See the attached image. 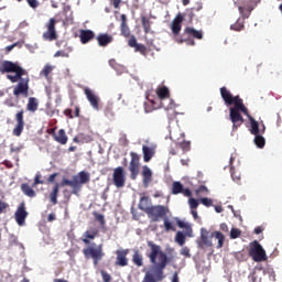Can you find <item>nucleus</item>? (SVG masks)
Listing matches in <instances>:
<instances>
[{"label": "nucleus", "mask_w": 282, "mask_h": 282, "mask_svg": "<svg viewBox=\"0 0 282 282\" xmlns=\"http://www.w3.org/2000/svg\"><path fill=\"white\" fill-rule=\"evenodd\" d=\"M64 116H66L67 118H69L70 120L74 119V115L72 113V109L69 108H66L64 111H63Z\"/></svg>", "instance_id": "55"}, {"label": "nucleus", "mask_w": 282, "mask_h": 282, "mask_svg": "<svg viewBox=\"0 0 282 282\" xmlns=\"http://www.w3.org/2000/svg\"><path fill=\"white\" fill-rule=\"evenodd\" d=\"M150 247V253L147 257L150 259L151 263L154 264L151 271H147L142 282H161L164 281V270L169 265V256L162 251L160 245H155L153 241H148Z\"/></svg>", "instance_id": "3"}, {"label": "nucleus", "mask_w": 282, "mask_h": 282, "mask_svg": "<svg viewBox=\"0 0 282 282\" xmlns=\"http://www.w3.org/2000/svg\"><path fill=\"white\" fill-rule=\"evenodd\" d=\"M29 3L30 8H33V10H36L39 8V0H26Z\"/></svg>", "instance_id": "53"}, {"label": "nucleus", "mask_w": 282, "mask_h": 282, "mask_svg": "<svg viewBox=\"0 0 282 282\" xmlns=\"http://www.w3.org/2000/svg\"><path fill=\"white\" fill-rule=\"evenodd\" d=\"M176 147H178L183 153H188V151H191V141H182V142H177Z\"/></svg>", "instance_id": "36"}, {"label": "nucleus", "mask_w": 282, "mask_h": 282, "mask_svg": "<svg viewBox=\"0 0 282 282\" xmlns=\"http://www.w3.org/2000/svg\"><path fill=\"white\" fill-rule=\"evenodd\" d=\"M84 93L88 102H90V107H93L95 111H98L100 109V97H98V95H96L95 91L89 88H85Z\"/></svg>", "instance_id": "14"}, {"label": "nucleus", "mask_w": 282, "mask_h": 282, "mask_svg": "<svg viewBox=\"0 0 282 282\" xmlns=\"http://www.w3.org/2000/svg\"><path fill=\"white\" fill-rule=\"evenodd\" d=\"M249 257H251V259L256 261V263H261V261H268L265 249H263L261 243H259V241L257 240L250 243Z\"/></svg>", "instance_id": "8"}, {"label": "nucleus", "mask_w": 282, "mask_h": 282, "mask_svg": "<svg viewBox=\"0 0 282 282\" xmlns=\"http://www.w3.org/2000/svg\"><path fill=\"white\" fill-rule=\"evenodd\" d=\"M116 254L117 258L115 265H118L119 268H127V265H129V258H127V254H129V249L117 250Z\"/></svg>", "instance_id": "15"}, {"label": "nucleus", "mask_w": 282, "mask_h": 282, "mask_svg": "<svg viewBox=\"0 0 282 282\" xmlns=\"http://www.w3.org/2000/svg\"><path fill=\"white\" fill-rule=\"evenodd\" d=\"M112 6L116 10H118V8H120V3H122V0H111Z\"/></svg>", "instance_id": "58"}, {"label": "nucleus", "mask_w": 282, "mask_h": 282, "mask_svg": "<svg viewBox=\"0 0 282 282\" xmlns=\"http://www.w3.org/2000/svg\"><path fill=\"white\" fill-rule=\"evenodd\" d=\"M241 237V230L232 228L230 231V239H239Z\"/></svg>", "instance_id": "40"}, {"label": "nucleus", "mask_w": 282, "mask_h": 282, "mask_svg": "<svg viewBox=\"0 0 282 282\" xmlns=\"http://www.w3.org/2000/svg\"><path fill=\"white\" fill-rule=\"evenodd\" d=\"M61 188V184L56 183L53 187V191L50 194V199L53 206H56L58 204V191Z\"/></svg>", "instance_id": "27"}, {"label": "nucleus", "mask_w": 282, "mask_h": 282, "mask_svg": "<svg viewBox=\"0 0 282 282\" xmlns=\"http://www.w3.org/2000/svg\"><path fill=\"white\" fill-rule=\"evenodd\" d=\"M156 96L160 100H165V98H171V91H169L166 86H161L156 88Z\"/></svg>", "instance_id": "26"}, {"label": "nucleus", "mask_w": 282, "mask_h": 282, "mask_svg": "<svg viewBox=\"0 0 282 282\" xmlns=\"http://www.w3.org/2000/svg\"><path fill=\"white\" fill-rule=\"evenodd\" d=\"M56 19L51 18L48 22L45 24L46 31L43 33L42 37L44 41H57L58 33L56 32Z\"/></svg>", "instance_id": "9"}, {"label": "nucleus", "mask_w": 282, "mask_h": 282, "mask_svg": "<svg viewBox=\"0 0 282 282\" xmlns=\"http://www.w3.org/2000/svg\"><path fill=\"white\" fill-rule=\"evenodd\" d=\"M83 254L85 259H91L95 267H98V263L105 259V250L102 245L96 246V242H93L90 246L83 249Z\"/></svg>", "instance_id": "6"}, {"label": "nucleus", "mask_w": 282, "mask_h": 282, "mask_svg": "<svg viewBox=\"0 0 282 282\" xmlns=\"http://www.w3.org/2000/svg\"><path fill=\"white\" fill-rule=\"evenodd\" d=\"M55 142H58V144H67V133H65L64 129H59L56 134H54Z\"/></svg>", "instance_id": "24"}, {"label": "nucleus", "mask_w": 282, "mask_h": 282, "mask_svg": "<svg viewBox=\"0 0 282 282\" xmlns=\"http://www.w3.org/2000/svg\"><path fill=\"white\" fill-rule=\"evenodd\" d=\"M253 142L258 147V149H263V147H265V138H263L261 133L254 134Z\"/></svg>", "instance_id": "34"}, {"label": "nucleus", "mask_w": 282, "mask_h": 282, "mask_svg": "<svg viewBox=\"0 0 282 282\" xmlns=\"http://www.w3.org/2000/svg\"><path fill=\"white\" fill-rule=\"evenodd\" d=\"M218 240L217 248H224V241H226V236L221 231H214L210 234L206 228L200 229V237L197 240V246L200 250H206V248H213V238Z\"/></svg>", "instance_id": "5"}, {"label": "nucleus", "mask_w": 282, "mask_h": 282, "mask_svg": "<svg viewBox=\"0 0 282 282\" xmlns=\"http://www.w3.org/2000/svg\"><path fill=\"white\" fill-rule=\"evenodd\" d=\"M99 234H100V230H98V228L90 227L83 235L84 237L82 238L83 243H85L86 246H89V243H91V241H94V239H96V237H98Z\"/></svg>", "instance_id": "17"}, {"label": "nucleus", "mask_w": 282, "mask_h": 282, "mask_svg": "<svg viewBox=\"0 0 282 282\" xmlns=\"http://www.w3.org/2000/svg\"><path fill=\"white\" fill-rule=\"evenodd\" d=\"M141 23H142L144 34H153V31H151V25L153 24V22H151L149 18L142 17Z\"/></svg>", "instance_id": "28"}, {"label": "nucleus", "mask_w": 282, "mask_h": 282, "mask_svg": "<svg viewBox=\"0 0 282 282\" xmlns=\"http://www.w3.org/2000/svg\"><path fill=\"white\" fill-rule=\"evenodd\" d=\"M10 208V205L3 200H0V215H3V213H7V210Z\"/></svg>", "instance_id": "43"}, {"label": "nucleus", "mask_w": 282, "mask_h": 282, "mask_svg": "<svg viewBox=\"0 0 282 282\" xmlns=\"http://www.w3.org/2000/svg\"><path fill=\"white\" fill-rule=\"evenodd\" d=\"M95 36H96V34L91 30H80L79 31V39H80V43H83V45H87V43H89V41H94Z\"/></svg>", "instance_id": "20"}, {"label": "nucleus", "mask_w": 282, "mask_h": 282, "mask_svg": "<svg viewBox=\"0 0 282 282\" xmlns=\"http://www.w3.org/2000/svg\"><path fill=\"white\" fill-rule=\"evenodd\" d=\"M39 184H45V181L41 180V174L37 173L34 177V182L32 184V188L39 186Z\"/></svg>", "instance_id": "41"}, {"label": "nucleus", "mask_w": 282, "mask_h": 282, "mask_svg": "<svg viewBox=\"0 0 282 282\" xmlns=\"http://www.w3.org/2000/svg\"><path fill=\"white\" fill-rule=\"evenodd\" d=\"M163 221H164V228H165V232H171L172 231H175V227L173 226V224L171 223V220H169V217H164L163 218Z\"/></svg>", "instance_id": "38"}, {"label": "nucleus", "mask_w": 282, "mask_h": 282, "mask_svg": "<svg viewBox=\"0 0 282 282\" xmlns=\"http://www.w3.org/2000/svg\"><path fill=\"white\" fill-rule=\"evenodd\" d=\"M181 254L183 257L191 258V249H188V247H183L182 250H181Z\"/></svg>", "instance_id": "52"}, {"label": "nucleus", "mask_w": 282, "mask_h": 282, "mask_svg": "<svg viewBox=\"0 0 282 282\" xmlns=\"http://www.w3.org/2000/svg\"><path fill=\"white\" fill-rule=\"evenodd\" d=\"M176 225L178 226V228H185L187 237H193V227H191V225L180 219L176 220Z\"/></svg>", "instance_id": "30"}, {"label": "nucleus", "mask_w": 282, "mask_h": 282, "mask_svg": "<svg viewBox=\"0 0 282 282\" xmlns=\"http://www.w3.org/2000/svg\"><path fill=\"white\" fill-rule=\"evenodd\" d=\"M188 204L192 210H197V206H199V202L195 198H189Z\"/></svg>", "instance_id": "42"}, {"label": "nucleus", "mask_w": 282, "mask_h": 282, "mask_svg": "<svg viewBox=\"0 0 282 282\" xmlns=\"http://www.w3.org/2000/svg\"><path fill=\"white\" fill-rule=\"evenodd\" d=\"M96 41L99 47H107V45H111V43H113V35L108 33H100L97 35Z\"/></svg>", "instance_id": "18"}, {"label": "nucleus", "mask_w": 282, "mask_h": 282, "mask_svg": "<svg viewBox=\"0 0 282 282\" xmlns=\"http://www.w3.org/2000/svg\"><path fill=\"white\" fill-rule=\"evenodd\" d=\"M135 52H140L142 54V56H147V54H148L147 46H144V44H139L135 47Z\"/></svg>", "instance_id": "44"}, {"label": "nucleus", "mask_w": 282, "mask_h": 282, "mask_svg": "<svg viewBox=\"0 0 282 282\" xmlns=\"http://www.w3.org/2000/svg\"><path fill=\"white\" fill-rule=\"evenodd\" d=\"M112 182L117 188H124L127 177L124 176V169H122V166H118L113 170Z\"/></svg>", "instance_id": "12"}, {"label": "nucleus", "mask_w": 282, "mask_h": 282, "mask_svg": "<svg viewBox=\"0 0 282 282\" xmlns=\"http://www.w3.org/2000/svg\"><path fill=\"white\" fill-rule=\"evenodd\" d=\"M21 191L24 193V195H26V197H36V192L33 191L32 186H30L28 183H23L21 185Z\"/></svg>", "instance_id": "29"}, {"label": "nucleus", "mask_w": 282, "mask_h": 282, "mask_svg": "<svg viewBox=\"0 0 282 282\" xmlns=\"http://www.w3.org/2000/svg\"><path fill=\"white\" fill-rule=\"evenodd\" d=\"M200 204H203V206H206L207 208H210V206H213V199L204 197L200 199Z\"/></svg>", "instance_id": "46"}, {"label": "nucleus", "mask_w": 282, "mask_h": 282, "mask_svg": "<svg viewBox=\"0 0 282 282\" xmlns=\"http://www.w3.org/2000/svg\"><path fill=\"white\" fill-rule=\"evenodd\" d=\"M129 47H134V50L138 47V40H135V36H131L128 41Z\"/></svg>", "instance_id": "50"}, {"label": "nucleus", "mask_w": 282, "mask_h": 282, "mask_svg": "<svg viewBox=\"0 0 282 282\" xmlns=\"http://www.w3.org/2000/svg\"><path fill=\"white\" fill-rule=\"evenodd\" d=\"M89 173L82 171L77 175H74L72 181L63 178L59 186H70L74 188V191H76V188H80L83 184H89Z\"/></svg>", "instance_id": "7"}, {"label": "nucleus", "mask_w": 282, "mask_h": 282, "mask_svg": "<svg viewBox=\"0 0 282 282\" xmlns=\"http://www.w3.org/2000/svg\"><path fill=\"white\" fill-rule=\"evenodd\" d=\"M54 56H55V58H57L58 56L65 57V56H67V53H65L64 51H57Z\"/></svg>", "instance_id": "59"}, {"label": "nucleus", "mask_w": 282, "mask_h": 282, "mask_svg": "<svg viewBox=\"0 0 282 282\" xmlns=\"http://www.w3.org/2000/svg\"><path fill=\"white\" fill-rule=\"evenodd\" d=\"M220 96L229 108V120L232 122V131H237L241 124H243L245 119L243 116H247L251 128L250 133L251 135H257L261 133L259 129V121H256L253 117H251L250 112L248 111V107H246V104H243V99L239 95L232 96V93L228 90L226 86L220 88ZM234 105V107H232ZM243 113V116L241 115Z\"/></svg>", "instance_id": "1"}, {"label": "nucleus", "mask_w": 282, "mask_h": 282, "mask_svg": "<svg viewBox=\"0 0 282 282\" xmlns=\"http://www.w3.org/2000/svg\"><path fill=\"white\" fill-rule=\"evenodd\" d=\"M26 111L36 113V111H39V99L35 97H30L26 104Z\"/></svg>", "instance_id": "23"}, {"label": "nucleus", "mask_w": 282, "mask_h": 282, "mask_svg": "<svg viewBox=\"0 0 282 282\" xmlns=\"http://www.w3.org/2000/svg\"><path fill=\"white\" fill-rule=\"evenodd\" d=\"M182 195H184L185 197H192L193 196V192H191V189L188 188H184L183 187V192H181Z\"/></svg>", "instance_id": "56"}, {"label": "nucleus", "mask_w": 282, "mask_h": 282, "mask_svg": "<svg viewBox=\"0 0 282 282\" xmlns=\"http://www.w3.org/2000/svg\"><path fill=\"white\" fill-rule=\"evenodd\" d=\"M238 10L240 14L243 17V19H248L252 10H254V7L252 6L239 7Z\"/></svg>", "instance_id": "33"}, {"label": "nucleus", "mask_w": 282, "mask_h": 282, "mask_svg": "<svg viewBox=\"0 0 282 282\" xmlns=\"http://www.w3.org/2000/svg\"><path fill=\"white\" fill-rule=\"evenodd\" d=\"M148 204L149 197L142 196L139 202V208L148 215L151 221H160V219H164L169 215V207L164 205L148 206Z\"/></svg>", "instance_id": "4"}, {"label": "nucleus", "mask_w": 282, "mask_h": 282, "mask_svg": "<svg viewBox=\"0 0 282 282\" xmlns=\"http://www.w3.org/2000/svg\"><path fill=\"white\" fill-rule=\"evenodd\" d=\"M100 274L104 282H111V274L107 273V271L101 270Z\"/></svg>", "instance_id": "48"}, {"label": "nucleus", "mask_w": 282, "mask_h": 282, "mask_svg": "<svg viewBox=\"0 0 282 282\" xmlns=\"http://www.w3.org/2000/svg\"><path fill=\"white\" fill-rule=\"evenodd\" d=\"M94 217L96 221H99L100 226H105V216L102 214L95 213Z\"/></svg>", "instance_id": "45"}, {"label": "nucleus", "mask_w": 282, "mask_h": 282, "mask_svg": "<svg viewBox=\"0 0 282 282\" xmlns=\"http://www.w3.org/2000/svg\"><path fill=\"white\" fill-rule=\"evenodd\" d=\"M185 34H188V36H193L194 39H198V41H202V39H204V32L197 31L191 26L185 28Z\"/></svg>", "instance_id": "25"}, {"label": "nucleus", "mask_w": 282, "mask_h": 282, "mask_svg": "<svg viewBox=\"0 0 282 282\" xmlns=\"http://www.w3.org/2000/svg\"><path fill=\"white\" fill-rule=\"evenodd\" d=\"M56 177H58V173L51 174L47 178L48 184H54Z\"/></svg>", "instance_id": "54"}, {"label": "nucleus", "mask_w": 282, "mask_h": 282, "mask_svg": "<svg viewBox=\"0 0 282 282\" xmlns=\"http://www.w3.org/2000/svg\"><path fill=\"white\" fill-rule=\"evenodd\" d=\"M188 162H191L189 159H181L182 166H188Z\"/></svg>", "instance_id": "61"}, {"label": "nucleus", "mask_w": 282, "mask_h": 282, "mask_svg": "<svg viewBox=\"0 0 282 282\" xmlns=\"http://www.w3.org/2000/svg\"><path fill=\"white\" fill-rule=\"evenodd\" d=\"M143 162H151L155 155V148L142 145Z\"/></svg>", "instance_id": "21"}, {"label": "nucleus", "mask_w": 282, "mask_h": 282, "mask_svg": "<svg viewBox=\"0 0 282 282\" xmlns=\"http://www.w3.org/2000/svg\"><path fill=\"white\" fill-rule=\"evenodd\" d=\"M14 215L18 226H25V219H28V210H25V203H21L19 205Z\"/></svg>", "instance_id": "16"}, {"label": "nucleus", "mask_w": 282, "mask_h": 282, "mask_svg": "<svg viewBox=\"0 0 282 282\" xmlns=\"http://www.w3.org/2000/svg\"><path fill=\"white\" fill-rule=\"evenodd\" d=\"M142 182H143V186L144 188H149V184H151V182H153V172L147 166L144 165L142 167Z\"/></svg>", "instance_id": "19"}, {"label": "nucleus", "mask_w": 282, "mask_h": 282, "mask_svg": "<svg viewBox=\"0 0 282 282\" xmlns=\"http://www.w3.org/2000/svg\"><path fill=\"white\" fill-rule=\"evenodd\" d=\"M55 219H56V215H54V214H50L47 216V221H54Z\"/></svg>", "instance_id": "63"}, {"label": "nucleus", "mask_w": 282, "mask_h": 282, "mask_svg": "<svg viewBox=\"0 0 282 282\" xmlns=\"http://www.w3.org/2000/svg\"><path fill=\"white\" fill-rule=\"evenodd\" d=\"M51 72H54V66L50 64H45L43 69L40 72V76H44L46 80H50V74Z\"/></svg>", "instance_id": "32"}, {"label": "nucleus", "mask_w": 282, "mask_h": 282, "mask_svg": "<svg viewBox=\"0 0 282 282\" xmlns=\"http://www.w3.org/2000/svg\"><path fill=\"white\" fill-rule=\"evenodd\" d=\"M220 230H223V232H228V225L226 223L220 224Z\"/></svg>", "instance_id": "60"}, {"label": "nucleus", "mask_w": 282, "mask_h": 282, "mask_svg": "<svg viewBox=\"0 0 282 282\" xmlns=\"http://www.w3.org/2000/svg\"><path fill=\"white\" fill-rule=\"evenodd\" d=\"M182 23H184V15H182V13H178L171 23L172 34L175 37L176 43H184V40L180 39Z\"/></svg>", "instance_id": "11"}, {"label": "nucleus", "mask_w": 282, "mask_h": 282, "mask_svg": "<svg viewBox=\"0 0 282 282\" xmlns=\"http://www.w3.org/2000/svg\"><path fill=\"white\" fill-rule=\"evenodd\" d=\"M204 193H208V187H206L205 185H200L196 191L195 194L197 196L204 194Z\"/></svg>", "instance_id": "49"}, {"label": "nucleus", "mask_w": 282, "mask_h": 282, "mask_svg": "<svg viewBox=\"0 0 282 282\" xmlns=\"http://www.w3.org/2000/svg\"><path fill=\"white\" fill-rule=\"evenodd\" d=\"M25 113V111L23 109H21L20 111H18L15 113V127L13 129V134L19 138L21 135V133H23V129H25V120L23 119V115Z\"/></svg>", "instance_id": "13"}, {"label": "nucleus", "mask_w": 282, "mask_h": 282, "mask_svg": "<svg viewBox=\"0 0 282 282\" xmlns=\"http://www.w3.org/2000/svg\"><path fill=\"white\" fill-rule=\"evenodd\" d=\"M172 282H180V276L177 275V272L174 273Z\"/></svg>", "instance_id": "64"}, {"label": "nucleus", "mask_w": 282, "mask_h": 282, "mask_svg": "<svg viewBox=\"0 0 282 282\" xmlns=\"http://www.w3.org/2000/svg\"><path fill=\"white\" fill-rule=\"evenodd\" d=\"M0 74H8L7 79L10 80V83H18L13 88V96H15V98H19V96L28 98L30 95V75L28 70L21 67L19 62L8 59L0 61Z\"/></svg>", "instance_id": "2"}, {"label": "nucleus", "mask_w": 282, "mask_h": 282, "mask_svg": "<svg viewBox=\"0 0 282 282\" xmlns=\"http://www.w3.org/2000/svg\"><path fill=\"white\" fill-rule=\"evenodd\" d=\"M176 117H177V112H175V109H167L169 120H175Z\"/></svg>", "instance_id": "51"}, {"label": "nucleus", "mask_w": 282, "mask_h": 282, "mask_svg": "<svg viewBox=\"0 0 282 282\" xmlns=\"http://www.w3.org/2000/svg\"><path fill=\"white\" fill-rule=\"evenodd\" d=\"M261 232H263V227H256L254 228V234L256 235H261Z\"/></svg>", "instance_id": "62"}, {"label": "nucleus", "mask_w": 282, "mask_h": 282, "mask_svg": "<svg viewBox=\"0 0 282 282\" xmlns=\"http://www.w3.org/2000/svg\"><path fill=\"white\" fill-rule=\"evenodd\" d=\"M186 237L187 235H184L182 231H177L175 236V241L178 243V246H184L186 243Z\"/></svg>", "instance_id": "37"}, {"label": "nucleus", "mask_w": 282, "mask_h": 282, "mask_svg": "<svg viewBox=\"0 0 282 282\" xmlns=\"http://www.w3.org/2000/svg\"><path fill=\"white\" fill-rule=\"evenodd\" d=\"M130 164H129V171H130V177L131 180H138V175H140V154L135 152H130Z\"/></svg>", "instance_id": "10"}, {"label": "nucleus", "mask_w": 282, "mask_h": 282, "mask_svg": "<svg viewBox=\"0 0 282 282\" xmlns=\"http://www.w3.org/2000/svg\"><path fill=\"white\" fill-rule=\"evenodd\" d=\"M184 192V185L180 182H174L172 184V195H180V193Z\"/></svg>", "instance_id": "35"}, {"label": "nucleus", "mask_w": 282, "mask_h": 282, "mask_svg": "<svg viewBox=\"0 0 282 282\" xmlns=\"http://www.w3.org/2000/svg\"><path fill=\"white\" fill-rule=\"evenodd\" d=\"M2 164H4V166H7V169H13L14 167V164H12V161L4 160L2 162Z\"/></svg>", "instance_id": "57"}, {"label": "nucleus", "mask_w": 282, "mask_h": 282, "mask_svg": "<svg viewBox=\"0 0 282 282\" xmlns=\"http://www.w3.org/2000/svg\"><path fill=\"white\" fill-rule=\"evenodd\" d=\"M104 111L107 118H113V108L111 106H107Z\"/></svg>", "instance_id": "47"}, {"label": "nucleus", "mask_w": 282, "mask_h": 282, "mask_svg": "<svg viewBox=\"0 0 282 282\" xmlns=\"http://www.w3.org/2000/svg\"><path fill=\"white\" fill-rule=\"evenodd\" d=\"M132 263H134V265H137L138 268H142L143 263V258L142 254H140V251H134L133 256H132Z\"/></svg>", "instance_id": "31"}, {"label": "nucleus", "mask_w": 282, "mask_h": 282, "mask_svg": "<svg viewBox=\"0 0 282 282\" xmlns=\"http://www.w3.org/2000/svg\"><path fill=\"white\" fill-rule=\"evenodd\" d=\"M121 24H120V32L121 35L124 36L126 39H129L131 36V30L129 29V25L127 24V15L121 14Z\"/></svg>", "instance_id": "22"}, {"label": "nucleus", "mask_w": 282, "mask_h": 282, "mask_svg": "<svg viewBox=\"0 0 282 282\" xmlns=\"http://www.w3.org/2000/svg\"><path fill=\"white\" fill-rule=\"evenodd\" d=\"M246 26L243 25V22L237 20L236 23L230 25V30H234V32H241Z\"/></svg>", "instance_id": "39"}]
</instances>
